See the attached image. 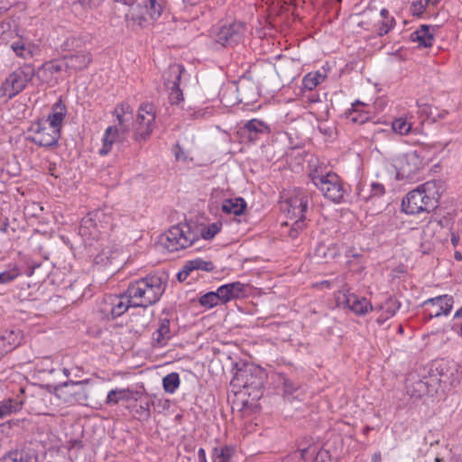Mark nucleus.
<instances>
[{
	"label": "nucleus",
	"mask_w": 462,
	"mask_h": 462,
	"mask_svg": "<svg viewBox=\"0 0 462 462\" xmlns=\"http://www.w3.org/2000/svg\"><path fill=\"white\" fill-rule=\"evenodd\" d=\"M168 279L164 273H153L131 282L127 295L134 308H147L155 304L165 291Z\"/></svg>",
	"instance_id": "f257e3e1"
},
{
	"label": "nucleus",
	"mask_w": 462,
	"mask_h": 462,
	"mask_svg": "<svg viewBox=\"0 0 462 462\" xmlns=\"http://www.w3.org/2000/svg\"><path fill=\"white\" fill-rule=\"evenodd\" d=\"M442 193L440 180H429L409 191L402 201V210L407 215H419L433 210Z\"/></svg>",
	"instance_id": "f03ea898"
},
{
	"label": "nucleus",
	"mask_w": 462,
	"mask_h": 462,
	"mask_svg": "<svg viewBox=\"0 0 462 462\" xmlns=\"http://www.w3.org/2000/svg\"><path fill=\"white\" fill-rule=\"evenodd\" d=\"M116 226L111 209L99 208L89 212L82 218L79 234L89 245H92V241L103 240Z\"/></svg>",
	"instance_id": "7ed1b4c3"
},
{
	"label": "nucleus",
	"mask_w": 462,
	"mask_h": 462,
	"mask_svg": "<svg viewBox=\"0 0 462 462\" xmlns=\"http://www.w3.org/2000/svg\"><path fill=\"white\" fill-rule=\"evenodd\" d=\"M35 70L32 65L24 64L10 73L0 86V103H6L20 94L32 80Z\"/></svg>",
	"instance_id": "20e7f679"
},
{
	"label": "nucleus",
	"mask_w": 462,
	"mask_h": 462,
	"mask_svg": "<svg viewBox=\"0 0 462 462\" xmlns=\"http://www.w3.org/2000/svg\"><path fill=\"white\" fill-rule=\"evenodd\" d=\"M311 182L322 195L334 203H341L346 192L341 178L335 172H321L314 170L310 173Z\"/></svg>",
	"instance_id": "39448f33"
},
{
	"label": "nucleus",
	"mask_w": 462,
	"mask_h": 462,
	"mask_svg": "<svg viewBox=\"0 0 462 462\" xmlns=\"http://www.w3.org/2000/svg\"><path fill=\"white\" fill-rule=\"evenodd\" d=\"M447 365L445 363L438 364L435 367L436 374H430V375L415 376L410 375L406 381L407 393L415 398H420L435 391V386L438 383L446 382Z\"/></svg>",
	"instance_id": "423d86ee"
},
{
	"label": "nucleus",
	"mask_w": 462,
	"mask_h": 462,
	"mask_svg": "<svg viewBox=\"0 0 462 462\" xmlns=\"http://www.w3.org/2000/svg\"><path fill=\"white\" fill-rule=\"evenodd\" d=\"M199 240V235L190 226L180 223L170 227L162 236V245L169 252L186 249Z\"/></svg>",
	"instance_id": "0eeeda50"
},
{
	"label": "nucleus",
	"mask_w": 462,
	"mask_h": 462,
	"mask_svg": "<svg viewBox=\"0 0 462 462\" xmlns=\"http://www.w3.org/2000/svg\"><path fill=\"white\" fill-rule=\"evenodd\" d=\"M60 138L59 130L50 126L44 118L32 122L27 129L26 140L40 147H55L58 145Z\"/></svg>",
	"instance_id": "6e6552de"
},
{
	"label": "nucleus",
	"mask_w": 462,
	"mask_h": 462,
	"mask_svg": "<svg viewBox=\"0 0 462 462\" xmlns=\"http://www.w3.org/2000/svg\"><path fill=\"white\" fill-rule=\"evenodd\" d=\"M308 196L301 190L295 191L284 203V211L288 217L294 219L290 236L296 237L298 231L302 230L305 226L304 214L308 207Z\"/></svg>",
	"instance_id": "1a4fd4ad"
},
{
	"label": "nucleus",
	"mask_w": 462,
	"mask_h": 462,
	"mask_svg": "<svg viewBox=\"0 0 462 462\" xmlns=\"http://www.w3.org/2000/svg\"><path fill=\"white\" fill-rule=\"evenodd\" d=\"M423 165V159L415 151L398 154L393 158V166L398 180L413 179Z\"/></svg>",
	"instance_id": "9d476101"
},
{
	"label": "nucleus",
	"mask_w": 462,
	"mask_h": 462,
	"mask_svg": "<svg viewBox=\"0 0 462 462\" xmlns=\"http://www.w3.org/2000/svg\"><path fill=\"white\" fill-rule=\"evenodd\" d=\"M156 111L152 104L146 103L140 106L136 116L134 139L137 142L147 140L155 126Z\"/></svg>",
	"instance_id": "9b49d317"
},
{
	"label": "nucleus",
	"mask_w": 462,
	"mask_h": 462,
	"mask_svg": "<svg viewBox=\"0 0 462 462\" xmlns=\"http://www.w3.org/2000/svg\"><path fill=\"white\" fill-rule=\"evenodd\" d=\"M184 70L185 69L181 64H172L162 74L164 86L169 94V100L172 105H179L183 101V93L180 88V82Z\"/></svg>",
	"instance_id": "f8f14e48"
},
{
	"label": "nucleus",
	"mask_w": 462,
	"mask_h": 462,
	"mask_svg": "<svg viewBox=\"0 0 462 462\" xmlns=\"http://www.w3.org/2000/svg\"><path fill=\"white\" fill-rule=\"evenodd\" d=\"M453 305L454 299L448 294L430 298L422 302L424 319L429 321L434 318L447 317L451 312Z\"/></svg>",
	"instance_id": "ddd939ff"
},
{
	"label": "nucleus",
	"mask_w": 462,
	"mask_h": 462,
	"mask_svg": "<svg viewBox=\"0 0 462 462\" xmlns=\"http://www.w3.org/2000/svg\"><path fill=\"white\" fill-rule=\"evenodd\" d=\"M245 32V25L241 22H233L219 27L215 35L216 42L224 47L237 44Z\"/></svg>",
	"instance_id": "4468645a"
},
{
	"label": "nucleus",
	"mask_w": 462,
	"mask_h": 462,
	"mask_svg": "<svg viewBox=\"0 0 462 462\" xmlns=\"http://www.w3.org/2000/svg\"><path fill=\"white\" fill-rule=\"evenodd\" d=\"M130 307H133V299L125 294L107 295L104 299L102 311L106 315H110L112 319L122 316Z\"/></svg>",
	"instance_id": "2eb2a0df"
},
{
	"label": "nucleus",
	"mask_w": 462,
	"mask_h": 462,
	"mask_svg": "<svg viewBox=\"0 0 462 462\" xmlns=\"http://www.w3.org/2000/svg\"><path fill=\"white\" fill-rule=\"evenodd\" d=\"M171 320L168 317H160L156 324V328L152 334V345L153 347H163L173 337L171 328Z\"/></svg>",
	"instance_id": "dca6fc26"
},
{
	"label": "nucleus",
	"mask_w": 462,
	"mask_h": 462,
	"mask_svg": "<svg viewBox=\"0 0 462 462\" xmlns=\"http://www.w3.org/2000/svg\"><path fill=\"white\" fill-rule=\"evenodd\" d=\"M234 385L244 388L245 390L253 389L261 392L262 379L254 374L251 367H245L236 372L233 378Z\"/></svg>",
	"instance_id": "f3484780"
},
{
	"label": "nucleus",
	"mask_w": 462,
	"mask_h": 462,
	"mask_svg": "<svg viewBox=\"0 0 462 462\" xmlns=\"http://www.w3.org/2000/svg\"><path fill=\"white\" fill-rule=\"evenodd\" d=\"M219 300L226 304L233 300L244 298L246 295L247 286L240 282L226 283L217 289Z\"/></svg>",
	"instance_id": "a211bd4d"
},
{
	"label": "nucleus",
	"mask_w": 462,
	"mask_h": 462,
	"mask_svg": "<svg viewBox=\"0 0 462 462\" xmlns=\"http://www.w3.org/2000/svg\"><path fill=\"white\" fill-rule=\"evenodd\" d=\"M344 297L346 307L357 316H364L374 310V306L365 297L348 291Z\"/></svg>",
	"instance_id": "6ab92c4d"
},
{
	"label": "nucleus",
	"mask_w": 462,
	"mask_h": 462,
	"mask_svg": "<svg viewBox=\"0 0 462 462\" xmlns=\"http://www.w3.org/2000/svg\"><path fill=\"white\" fill-rule=\"evenodd\" d=\"M242 130L246 134L250 142H255L263 135L271 134L272 130L270 125L263 120L253 118L247 120Z\"/></svg>",
	"instance_id": "aec40b11"
},
{
	"label": "nucleus",
	"mask_w": 462,
	"mask_h": 462,
	"mask_svg": "<svg viewBox=\"0 0 462 462\" xmlns=\"http://www.w3.org/2000/svg\"><path fill=\"white\" fill-rule=\"evenodd\" d=\"M126 27L132 31L144 28L148 23V16L143 5H138L125 14Z\"/></svg>",
	"instance_id": "412c9836"
},
{
	"label": "nucleus",
	"mask_w": 462,
	"mask_h": 462,
	"mask_svg": "<svg viewBox=\"0 0 462 462\" xmlns=\"http://www.w3.org/2000/svg\"><path fill=\"white\" fill-rule=\"evenodd\" d=\"M24 393L25 390L20 388V394L14 398H5L0 401V420L17 413L23 409L25 402Z\"/></svg>",
	"instance_id": "4be33fe9"
},
{
	"label": "nucleus",
	"mask_w": 462,
	"mask_h": 462,
	"mask_svg": "<svg viewBox=\"0 0 462 462\" xmlns=\"http://www.w3.org/2000/svg\"><path fill=\"white\" fill-rule=\"evenodd\" d=\"M65 67L69 70L78 71L85 69L92 61L89 51H82L64 57Z\"/></svg>",
	"instance_id": "5701e85b"
},
{
	"label": "nucleus",
	"mask_w": 462,
	"mask_h": 462,
	"mask_svg": "<svg viewBox=\"0 0 462 462\" xmlns=\"http://www.w3.org/2000/svg\"><path fill=\"white\" fill-rule=\"evenodd\" d=\"M401 303L394 298L389 297L382 304L374 307V310L381 312L376 319L379 325H383L386 320L393 318L399 310Z\"/></svg>",
	"instance_id": "b1692460"
},
{
	"label": "nucleus",
	"mask_w": 462,
	"mask_h": 462,
	"mask_svg": "<svg viewBox=\"0 0 462 462\" xmlns=\"http://www.w3.org/2000/svg\"><path fill=\"white\" fill-rule=\"evenodd\" d=\"M214 269V264L211 261H207L202 258H195L187 261L182 270L178 273V279L180 281L186 279L193 271H206L210 272Z\"/></svg>",
	"instance_id": "393cba45"
},
{
	"label": "nucleus",
	"mask_w": 462,
	"mask_h": 462,
	"mask_svg": "<svg viewBox=\"0 0 462 462\" xmlns=\"http://www.w3.org/2000/svg\"><path fill=\"white\" fill-rule=\"evenodd\" d=\"M67 115V108L65 105L60 99L51 107V112L48 115L44 120L53 129L59 130L60 134L62 123Z\"/></svg>",
	"instance_id": "a878e982"
},
{
	"label": "nucleus",
	"mask_w": 462,
	"mask_h": 462,
	"mask_svg": "<svg viewBox=\"0 0 462 462\" xmlns=\"http://www.w3.org/2000/svg\"><path fill=\"white\" fill-rule=\"evenodd\" d=\"M21 341L19 331L5 330L0 334V357L15 348Z\"/></svg>",
	"instance_id": "bb28decb"
},
{
	"label": "nucleus",
	"mask_w": 462,
	"mask_h": 462,
	"mask_svg": "<svg viewBox=\"0 0 462 462\" xmlns=\"http://www.w3.org/2000/svg\"><path fill=\"white\" fill-rule=\"evenodd\" d=\"M11 49L16 57L23 60L32 59L37 51V47L34 43L24 39L13 42L11 43Z\"/></svg>",
	"instance_id": "cd10ccee"
},
{
	"label": "nucleus",
	"mask_w": 462,
	"mask_h": 462,
	"mask_svg": "<svg viewBox=\"0 0 462 462\" xmlns=\"http://www.w3.org/2000/svg\"><path fill=\"white\" fill-rule=\"evenodd\" d=\"M247 208L246 201L241 197L226 199L221 205L222 211L226 215L241 216Z\"/></svg>",
	"instance_id": "c85d7f7f"
},
{
	"label": "nucleus",
	"mask_w": 462,
	"mask_h": 462,
	"mask_svg": "<svg viewBox=\"0 0 462 462\" xmlns=\"http://www.w3.org/2000/svg\"><path fill=\"white\" fill-rule=\"evenodd\" d=\"M434 29L430 25H421L411 34L412 42H418L420 47H430L434 42Z\"/></svg>",
	"instance_id": "c756f323"
},
{
	"label": "nucleus",
	"mask_w": 462,
	"mask_h": 462,
	"mask_svg": "<svg viewBox=\"0 0 462 462\" xmlns=\"http://www.w3.org/2000/svg\"><path fill=\"white\" fill-rule=\"evenodd\" d=\"M379 15L380 19L374 23V32L377 35L383 36L394 27L395 20L386 8H382Z\"/></svg>",
	"instance_id": "7c9ffc66"
},
{
	"label": "nucleus",
	"mask_w": 462,
	"mask_h": 462,
	"mask_svg": "<svg viewBox=\"0 0 462 462\" xmlns=\"http://www.w3.org/2000/svg\"><path fill=\"white\" fill-rule=\"evenodd\" d=\"M120 133H122L117 126H108L102 137V147L99 149V154L102 156L107 155L113 147V144L118 141Z\"/></svg>",
	"instance_id": "2f4dec72"
},
{
	"label": "nucleus",
	"mask_w": 462,
	"mask_h": 462,
	"mask_svg": "<svg viewBox=\"0 0 462 462\" xmlns=\"http://www.w3.org/2000/svg\"><path fill=\"white\" fill-rule=\"evenodd\" d=\"M278 378L282 384L283 398L291 402L294 398V394L300 390V383L289 378L284 373H279Z\"/></svg>",
	"instance_id": "473e14b6"
},
{
	"label": "nucleus",
	"mask_w": 462,
	"mask_h": 462,
	"mask_svg": "<svg viewBox=\"0 0 462 462\" xmlns=\"http://www.w3.org/2000/svg\"><path fill=\"white\" fill-rule=\"evenodd\" d=\"M411 115H403L396 117L392 122L393 131L400 135H407L411 132L413 122Z\"/></svg>",
	"instance_id": "72a5a7b5"
},
{
	"label": "nucleus",
	"mask_w": 462,
	"mask_h": 462,
	"mask_svg": "<svg viewBox=\"0 0 462 462\" xmlns=\"http://www.w3.org/2000/svg\"><path fill=\"white\" fill-rule=\"evenodd\" d=\"M327 79L326 71L316 70L307 73L301 81L302 88L311 91Z\"/></svg>",
	"instance_id": "f704fd0d"
},
{
	"label": "nucleus",
	"mask_w": 462,
	"mask_h": 462,
	"mask_svg": "<svg viewBox=\"0 0 462 462\" xmlns=\"http://www.w3.org/2000/svg\"><path fill=\"white\" fill-rule=\"evenodd\" d=\"M22 275V269L16 263H10L0 272V284H8Z\"/></svg>",
	"instance_id": "c9c22d12"
},
{
	"label": "nucleus",
	"mask_w": 462,
	"mask_h": 462,
	"mask_svg": "<svg viewBox=\"0 0 462 462\" xmlns=\"http://www.w3.org/2000/svg\"><path fill=\"white\" fill-rule=\"evenodd\" d=\"M364 104H361L359 101L352 104V109L346 113V117L349 121L355 124H364L368 121L369 115L368 113L363 111L362 107Z\"/></svg>",
	"instance_id": "e433bc0d"
},
{
	"label": "nucleus",
	"mask_w": 462,
	"mask_h": 462,
	"mask_svg": "<svg viewBox=\"0 0 462 462\" xmlns=\"http://www.w3.org/2000/svg\"><path fill=\"white\" fill-rule=\"evenodd\" d=\"M143 6L149 20L156 21L162 14V0H147Z\"/></svg>",
	"instance_id": "4c0bfd02"
},
{
	"label": "nucleus",
	"mask_w": 462,
	"mask_h": 462,
	"mask_svg": "<svg viewBox=\"0 0 462 462\" xmlns=\"http://www.w3.org/2000/svg\"><path fill=\"white\" fill-rule=\"evenodd\" d=\"M2 462H38V457L23 450H15L4 456Z\"/></svg>",
	"instance_id": "58836bf2"
},
{
	"label": "nucleus",
	"mask_w": 462,
	"mask_h": 462,
	"mask_svg": "<svg viewBox=\"0 0 462 462\" xmlns=\"http://www.w3.org/2000/svg\"><path fill=\"white\" fill-rule=\"evenodd\" d=\"M132 391L129 388H116L107 393L106 403L107 405H116L122 400H129Z\"/></svg>",
	"instance_id": "ea45409f"
},
{
	"label": "nucleus",
	"mask_w": 462,
	"mask_h": 462,
	"mask_svg": "<svg viewBox=\"0 0 462 462\" xmlns=\"http://www.w3.org/2000/svg\"><path fill=\"white\" fill-rule=\"evenodd\" d=\"M369 191V195H365L364 194V189H359L358 196L364 200H368L374 198H381L385 194V187L380 182L373 181L370 183Z\"/></svg>",
	"instance_id": "a19ab883"
},
{
	"label": "nucleus",
	"mask_w": 462,
	"mask_h": 462,
	"mask_svg": "<svg viewBox=\"0 0 462 462\" xmlns=\"http://www.w3.org/2000/svg\"><path fill=\"white\" fill-rule=\"evenodd\" d=\"M180 383V380L178 373H171L165 375L162 379V386L164 391L171 394L177 391Z\"/></svg>",
	"instance_id": "79ce46f5"
},
{
	"label": "nucleus",
	"mask_w": 462,
	"mask_h": 462,
	"mask_svg": "<svg viewBox=\"0 0 462 462\" xmlns=\"http://www.w3.org/2000/svg\"><path fill=\"white\" fill-rule=\"evenodd\" d=\"M234 455V448L229 446L215 448L213 449V459L215 462H229Z\"/></svg>",
	"instance_id": "37998d69"
},
{
	"label": "nucleus",
	"mask_w": 462,
	"mask_h": 462,
	"mask_svg": "<svg viewBox=\"0 0 462 462\" xmlns=\"http://www.w3.org/2000/svg\"><path fill=\"white\" fill-rule=\"evenodd\" d=\"M199 304L206 308V309H211L213 307H216L219 304H222L219 296L217 294V291H209L203 295H201L199 298Z\"/></svg>",
	"instance_id": "c03bdc74"
},
{
	"label": "nucleus",
	"mask_w": 462,
	"mask_h": 462,
	"mask_svg": "<svg viewBox=\"0 0 462 462\" xmlns=\"http://www.w3.org/2000/svg\"><path fill=\"white\" fill-rule=\"evenodd\" d=\"M222 224L220 222H214L203 227L200 231V236L205 240H211L221 230Z\"/></svg>",
	"instance_id": "a18cd8bd"
},
{
	"label": "nucleus",
	"mask_w": 462,
	"mask_h": 462,
	"mask_svg": "<svg viewBox=\"0 0 462 462\" xmlns=\"http://www.w3.org/2000/svg\"><path fill=\"white\" fill-rule=\"evenodd\" d=\"M35 369L39 373L53 374L55 372V368L52 365V360L49 356L40 359L35 365Z\"/></svg>",
	"instance_id": "49530a36"
},
{
	"label": "nucleus",
	"mask_w": 462,
	"mask_h": 462,
	"mask_svg": "<svg viewBox=\"0 0 462 462\" xmlns=\"http://www.w3.org/2000/svg\"><path fill=\"white\" fill-rule=\"evenodd\" d=\"M430 0H414L412 1L410 12L413 16H420L425 12Z\"/></svg>",
	"instance_id": "de8ad7c7"
},
{
	"label": "nucleus",
	"mask_w": 462,
	"mask_h": 462,
	"mask_svg": "<svg viewBox=\"0 0 462 462\" xmlns=\"http://www.w3.org/2000/svg\"><path fill=\"white\" fill-rule=\"evenodd\" d=\"M101 246V254L104 255L106 259H113L119 252V247L117 245L114 246L110 249L107 245H105L103 243L100 245Z\"/></svg>",
	"instance_id": "09e8293b"
},
{
	"label": "nucleus",
	"mask_w": 462,
	"mask_h": 462,
	"mask_svg": "<svg viewBox=\"0 0 462 462\" xmlns=\"http://www.w3.org/2000/svg\"><path fill=\"white\" fill-rule=\"evenodd\" d=\"M133 110L129 104L127 103H122L116 106L114 110V114H121L125 116H127L128 115H132Z\"/></svg>",
	"instance_id": "8fccbe9b"
},
{
	"label": "nucleus",
	"mask_w": 462,
	"mask_h": 462,
	"mask_svg": "<svg viewBox=\"0 0 462 462\" xmlns=\"http://www.w3.org/2000/svg\"><path fill=\"white\" fill-rule=\"evenodd\" d=\"M65 62L51 61L46 64V69L51 74L59 73L63 69Z\"/></svg>",
	"instance_id": "3c124183"
},
{
	"label": "nucleus",
	"mask_w": 462,
	"mask_h": 462,
	"mask_svg": "<svg viewBox=\"0 0 462 462\" xmlns=\"http://www.w3.org/2000/svg\"><path fill=\"white\" fill-rule=\"evenodd\" d=\"M151 404L154 408L162 407V409H166L169 407V401L157 397L156 395L152 396Z\"/></svg>",
	"instance_id": "603ef678"
},
{
	"label": "nucleus",
	"mask_w": 462,
	"mask_h": 462,
	"mask_svg": "<svg viewBox=\"0 0 462 462\" xmlns=\"http://www.w3.org/2000/svg\"><path fill=\"white\" fill-rule=\"evenodd\" d=\"M116 116L117 122H118V128L122 133L128 132V126L125 124V122L128 120L126 116L121 115V114H114Z\"/></svg>",
	"instance_id": "864d4df0"
},
{
	"label": "nucleus",
	"mask_w": 462,
	"mask_h": 462,
	"mask_svg": "<svg viewBox=\"0 0 462 462\" xmlns=\"http://www.w3.org/2000/svg\"><path fill=\"white\" fill-rule=\"evenodd\" d=\"M313 462H331L329 454L325 449L318 451Z\"/></svg>",
	"instance_id": "5fc2aeb1"
},
{
	"label": "nucleus",
	"mask_w": 462,
	"mask_h": 462,
	"mask_svg": "<svg viewBox=\"0 0 462 462\" xmlns=\"http://www.w3.org/2000/svg\"><path fill=\"white\" fill-rule=\"evenodd\" d=\"M174 156L177 161H184L185 162L187 160V156H186L183 149L179 144H177L174 148Z\"/></svg>",
	"instance_id": "6e6d98bb"
},
{
	"label": "nucleus",
	"mask_w": 462,
	"mask_h": 462,
	"mask_svg": "<svg viewBox=\"0 0 462 462\" xmlns=\"http://www.w3.org/2000/svg\"><path fill=\"white\" fill-rule=\"evenodd\" d=\"M79 2L84 7L93 8L98 6L102 0H79Z\"/></svg>",
	"instance_id": "4d7b16f0"
},
{
	"label": "nucleus",
	"mask_w": 462,
	"mask_h": 462,
	"mask_svg": "<svg viewBox=\"0 0 462 462\" xmlns=\"http://www.w3.org/2000/svg\"><path fill=\"white\" fill-rule=\"evenodd\" d=\"M150 406L151 401H147L143 405L140 406L141 415L145 416L146 418L150 417Z\"/></svg>",
	"instance_id": "13d9d810"
},
{
	"label": "nucleus",
	"mask_w": 462,
	"mask_h": 462,
	"mask_svg": "<svg viewBox=\"0 0 462 462\" xmlns=\"http://www.w3.org/2000/svg\"><path fill=\"white\" fill-rule=\"evenodd\" d=\"M460 240H462V236H461V232L460 231H458L457 234L452 233V235H451V244L453 245L454 247H457L459 245Z\"/></svg>",
	"instance_id": "bf43d9fd"
},
{
	"label": "nucleus",
	"mask_w": 462,
	"mask_h": 462,
	"mask_svg": "<svg viewBox=\"0 0 462 462\" xmlns=\"http://www.w3.org/2000/svg\"><path fill=\"white\" fill-rule=\"evenodd\" d=\"M198 462H208L206 457V451L203 448H199L197 453Z\"/></svg>",
	"instance_id": "052dcab7"
},
{
	"label": "nucleus",
	"mask_w": 462,
	"mask_h": 462,
	"mask_svg": "<svg viewBox=\"0 0 462 462\" xmlns=\"http://www.w3.org/2000/svg\"><path fill=\"white\" fill-rule=\"evenodd\" d=\"M77 41V38L76 37H69L68 38L65 42H64V46L67 48V49H69L71 47H73L75 45V42Z\"/></svg>",
	"instance_id": "680f3d73"
},
{
	"label": "nucleus",
	"mask_w": 462,
	"mask_h": 462,
	"mask_svg": "<svg viewBox=\"0 0 462 462\" xmlns=\"http://www.w3.org/2000/svg\"><path fill=\"white\" fill-rule=\"evenodd\" d=\"M116 3H119L130 7H133L138 0H114Z\"/></svg>",
	"instance_id": "e2e57ef3"
},
{
	"label": "nucleus",
	"mask_w": 462,
	"mask_h": 462,
	"mask_svg": "<svg viewBox=\"0 0 462 462\" xmlns=\"http://www.w3.org/2000/svg\"><path fill=\"white\" fill-rule=\"evenodd\" d=\"M82 383H83V381H77V382H75V381L69 380V381L64 382L63 383H61L60 387H63V386L67 387L69 385H77V384H80Z\"/></svg>",
	"instance_id": "0e129e2a"
},
{
	"label": "nucleus",
	"mask_w": 462,
	"mask_h": 462,
	"mask_svg": "<svg viewBox=\"0 0 462 462\" xmlns=\"http://www.w3.org/2000/svg\"><path fill=\"white\" fill-rule=\"evenodd\" d=\"M382 461V456H381V452H375L373 456H372V462H381Z\"/></svg>",
	"instance_id": "69168bd1"
},
{
	"label": "nucleus",
	"mask_w": 462,
	"mask_h": 462,
	"mask_svg": "<svg viewBox=\"0 0 462 462\" xmlns=\"http://www.w3.org/2000/svg\"><path fill=\"white\" fill-rule=\"evenodd\" d=\"M310 450V448H302L300 450H299V453L300 455V457L302 459H306V455L307 453Z\"/></svg>",
	"instance_id": "338daca9"
},
{
	"label": "nucleus",
	"mask_w": 462,
	"mask_h": 462,
	"mask_svg": "<svg viewBox=\"0 0 462 462\" xmlns=\"http://www.w3.org/2000/svg\"><path fill=\"white\" fill-rule=\"evenodd\" d=\"M454 257L457 261H462V249L455 251Z\"/></svg>",
	"instance_id": "774afa93"
}]
</instances>
